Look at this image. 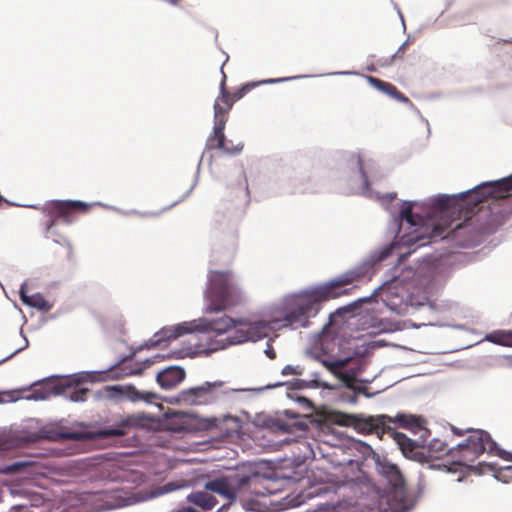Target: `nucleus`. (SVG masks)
Instances as JSON below:
<instances>
[{"label": "nucleus", "mask_w": 512, "mask_h": 512, "mask_svg": "<svg viewBox=\"0 0 512 512\" xmlns=\"http://www.w3.org/2000/svg\"><path fill=\"white\" fill-rule=\"evenodd\" d=\"M359 274L349 272L324 286L294 296L288 302V311L283 320L292 328L307 327L309 318L315 316L325 301L350 293L344 286L353 283Z\"/></svg>", "instance_id": "f257e3e1"}, {"label": "nucleus", "mask_w": 512, "mask_h": 512, "mask_svg": "<svg viewBox=\"0 0 512 512\" xmlns=\"http://www.w3.org/2000/svg\"><path fill=\"white\" fill-rule=\"evenodd\" d=\"M257 481V473H236L231 476L221 477L208 481L205 484V489L207 491L192 492L187 496V500L203 510H211L217 505L218 501L212 494L209 493L210 491L226 499V504L228 507L235 501L237 496L251 495L256 493L252 487Z\"/></svg>", "instance_id": "f03ea898"}, {"label": "nucleus", "mask_w": 512, "mask_h": 512, "mask_svg": "<svg viewBox=\"0 0 512 512\" xmlns=\"http://www.w3.org/2000/svg\"><path fill=\"white\" fill-rule=\"evenodd\" d=\"M205 300L206 311L209 313L230 310L244 304V292L235 282L232 270L208 271Z\"/></svg>", "instance_id": "7ed1b4c3"}, {"label": "nucleus", "mask_w": 512, "mask_h": 512, "mask_svg": "<svg viewBox=\"0 0 512 512\" xmlns=\"http://www.w3.org/2000/svg\"><path fill=\"white\" fill-rule=\"evenodd\" d=\"M92 204L79 200H52L46 202L39 210L47 217L44 223L45 236L61 244L67 251V257L72 258L73 247L71 242L65 236L59 235L54 231L58 220L63 223H73L78 215L86 214L90 211Z\"/></svg>", "instance_id": "20e7f679"}, {"label": "nucleus", "mask_w": 512, "mask_h": 512, "mask_svg": "<svg viewBox=\"0 0 512 512\" xmlns=\"http://www.w3.org/2000/svg\"><path fill=\"white\" fill-rule=\"evenodd\" d=\"M485 451H496V455L510 465L501 467L499 477H512V452L497 448L489 433L483 430H469V435L463 443H459L455 449V460L453 463L461 466H468L473 463Z\"/></svg>", "instance_id": "39448f33"}, {"label": "nucleus", "mask_w": 512, "mask_h": 512, "mask_svg": "<svg viewBox=\"0 0 512 512\" xmlns=\"http://www.w3.org/2000/svg\"><path fill=\"white\" fill-rule=\"evenodd\" d=\"M236 327L237 319H233L227 315L211 320L207 318H200L191 322H183L174 326L163 327L159 332L155 334L157 339L154 341L153 345H156L162 341L177 339L194 331L221 336L230 331L232 328L236 329Z\"/></svg>", "instance_id": "423d86ee"}, {"label": "nucleus", "mask_w": 512, "mask_h": 512, "mask_svg": "<svg viewBox=\"0 0 512 512\" xmlns=\"http://www.w3.org/2000/svg\"><path fill=\"white\" fill-rule=\"evenodd\" d=\"M270 330V325L267 321L258 320L251 321L247 318L237 319V327L234 335L229 338L227 342L223 340H215L211 343V350L217 351L226 348L230 344H240L246 341H258L265 338Z\"/></svg>", "instance_id": "0eeeda50"}, {"label": "nucleus", "mask_w": 512, "mask_h": 512, "mask_svg": "<svg viewBox=\"0 0 512 512\" xmlns=\"http://www.w3.org/2000/svg\"><path fill=\"white\" fill-rule=\"evenodd\" d=\"M221 72L223 74V78L220 83V95L214 103V121L218 122L221 119L224 124L227 122V113L231 110L236 101L243 98L248 92L261 83H275L279 81L275 79H268L261 82H249L238 88L235 92L229 93L226 90V75L222 68Z\"/></svg>", "instance_id": "6e6552de"}, {"label": "nucleus", "mask_w": 512, "mask_h": 512, "mask_svg": "<svg viewBox=\"0 0 512 512\" xmlns=\"http://www.w3.org/2000/svg\"><path fill=\"white\" fill-rule=\"evenodd\" d=\"M80 381L78 378H65L53 384L50 391L40 392L35 390V394H39L35 399H45L49 397L50 393L55 395L63 394L73 402H83L87 399L90 392L89 389L79 386Z\"/></svg>", "instance_id": "1a4fd4ad"}, {"label": "nucleus", "mask_w": 512, "mask_h": 512, "mask_svg": "<svg viewBox=\"0 0 512 512\" xmlns=\"http://www.w3.org/2000/svg\"><path fill=\"white\" fill-rule=\"evenodd\" d=\"M222 386V382H205L203 385L183 390L177 400L185 405H206L216 400V388Z\"/></svg>", "instance_id": "9d476101"}, {"label": "nucleus", "mask_w": 512, "mask_h": 512, "mask_svg": "<svg viewBox=\"0 0 512 512\" xmlns=\"http://www.w3.org/2000/svg\"><path fill=\"white\" fill-rule=\"evenodd\" d=\"M341 347L340 336H335L333 341L322 342L323 350L329 353V358L323 359L322 363L333 373L346 367L358 354L357 352H343Z\"/></svg>", "instance_id": "9b49d317"}, {"label": "nucleus", "mask_w": 512, "mask_h": 512, "mask_svg": "<svg viewBox=\"0 0 512 512\" xmlns=\"http://www.w3.org/2000/svg\"><path fill=\"white\" fill-rule=\"evenodd\" d=\"M512 190V174L497 181L479 185L473 191L463 194L462 198L473 197L475 204L480 203L486 197L503 198Z\"/></svg>", "instance_id": "f8f14e48"}, {"label": "nucleus", "mask_w": 512, "mask_h": 512, "mask_svg": "<svg viewBox=\"0 0 512 512\" xmlns=\"http://www.w3.org/2000/svg\"><path fill=\"white\" fill-rule=\"evenodd\" d=\"M225 125L221 119L218 122L214 121L213 132L207 139L206 148L208 150H221L228 155H237L243 150L244 145L238 143L236 146L228 147L224 134Z\"/></svg>", "instance_id": "ddd939ff"}, {"label": "nucleus", "mask_w": 512, "mask_h": 512, "mask_svg": "<svg viewBox=\"0 0 512 512\" xmlns=\"http://www.w3.org/2000/svg\"><path fill=\"white\" fill-rule=\"evenodd\" d=\"M143 424V417L141 415H126L114 424L111 428L101 429L96 432V436L101 439L109 437H120L127 433V430L134 427H139Z\"/></svg>", "instance_id": "4468645a"}, {"label": "nucleus", "mask_w": 512, "mask_h": 512, "mask_svg": "<svg viewBox=\"0 0 512 512\" xmlns=\"http://www.w3.org/2000/svg\"><path fill=\"white\" fill-rule=\"evenodd\" d=\"M390 437L397 443L403 455L411 460L424 462L423 446L410 439L405 434L390 429Z\"/></svg>", "instance_id": "2eb2a0df"}, {"label": "nucleus", "mask_w": 512, "mask_h": 512, "mask_svg": "<svg viewBox=\"0 0 512 512\" xmlns=\"http://www.w3.org/2000/svg\"><path fill=\"white\" fill-rule=\"evenodd\" d=\"M391 421L390 417L387 416H378V417H367V418H359L356 420V428L366 434L375 433L378 436L383 434L390 435V426L386 425L385 420Z\"/></svg>", "instance_id": "dca6fc26"}, {"label": "nucleus", "mask_w": 512, "mask_h": 512, "mask_svg": "<svg viewBox=\"0 0 512 512\" xmlns=\"http://www.w3.org/2000/svg\"><path fill=\"white\" fill-rule=\"evenodd\" d=\"M185 370L178 366H170L157 373L156 381L162 389L175 388L185 379Z\"/></svg>", "instance_id": "f3484780"}, {"label": "nucleus", "mask_w": 512, "mask_h": 512, "mask_svg": "<svg viewBox=\"0 0 512 512\" xmlns=\"http://www.w3.org/2000/svg\"><path fill=\"white\" fill-rule=\"evenodd\" d=\"M110 389L112 391L117 392L118 394L126 396L129 400L133 402L144 401L146 403H152L155 400L160 399L157 393L150 391H140L132 385L113 386Z\"/></svg>", "instance_id": "a211bd4d"}, {"label": "nucleus", "mask_w": 512, "mask_h": 512, "mask_svg": "<svg viewBox=\"0 0 512 512\" xmlns=\"http://www.w3.org/2000/svg\"><path fill=\"white\" fill-rule=\"evenodd\" d=\"M153 364V361L146 359L142 363L138 362H123L113 367L110 372L113 378H122L131 375L141 374L146 368Z\"/></svg>", "instance_id": "6ab92c4d"}, {"label": "nucleus", "mask_w": 512, "mask_h": 512, "mask_svg": "<svg viewBox=\"0 0 512 512\" xmlns=\"http://www.w3.org/2000/svg\"><path fill=\"white\" fill-rule=\"evenodd\" d=\"M453 220L451 221H445L444 224L437 223L433 226L431 234L428 237H424L422 234H420L418 229H415L414 232L416 233L415 236L409 235L408 238L405 240V244L408 245H418L422 246L428 243L432 238L435 237H442L446 229H449L452 227Z\"/></svg>", "instance_id": "aec40b11"}, {"label": "nucleus", "mask_w": 512, "mask_h": 512, "mask_svg": "<svg viewBox=\"0 0 512 512\" xmlns=\"http://www.w3.org/2000/svg\"><path fill=\"white\" fill-rule=\"evenodd\" d=\"M424 462H430L441 459L443 456L451 454L455 458V449L449 450L447 444L439 439H433L427 446H423Z\"/></svg>", "instance_id": "412c9836"}, {"label": "nucleus", "mask_w": 512, "mask_h": 512, "mask_svg": "<svg viewBox=\"0 0 512 512\" xmlns=\"http://www.w3.org/2000/svg\"><path fill=\"white\" fill-rule=\"evenodd\" d=\"M366 79L372 87H374L375 89L379 90L382 93L389 95L390 97L396 99L397 101L402 103L410 102L409 98L405 96L401 91H399L397 87L394 86L393 84L373 76H366Z\"/></svg>", "instance_id": "4be33fe9"}, {"label": "nucleus", "mask_w": 512, "mask_h": 512, "mask_svg": "<svg viewBox=\"0 0 512 512\" xmlns=\"http://www.w3.org/2000/svg\"><path fill=\"white\" fill-rule=\"evenodd\" d=\"M390 422H395L399 426L409 429L415 433L423 429L425 421L416 415H406V414H398L395 418Z\"/></svg>", "instance_id": "5701e85b"}, {"label": "nucleus", "mask_w": 512, "mask_h": 512, "mask_svg": "<svg viewBox=\"0 0 512 512\" xmlns=\"http://www.w3.org/2000/svg\"><path fill=\"white\" fill-rule=\"evenodd\" d=\"M435 206L440 210L441 214L448 215L450 212H460L462 206L458 204V199L454 196L442 195L435 199Z\"/></svg>", "instance_id": "b1692460"}, {"label": "nucleus", "mask_w": 512, "mask_h": 512, "mask_svg": "<svg viewBox=\"0 0 512 512\" xmlns=\"http://www.w3.org/2000/svg\"><path fill=\"white\" fill-rule=\"evenodd\" d=\"M20 297L24 304L37 308L42 311H48L51 308V305L48 301L39 293L33 295H27L24 287L20 289Z\"/></svg>", "instance_id": "393cba45"}, {"label": "nucleus", "mask_w": 512, "mask_h": 512, "mask_svg": "<svg viewBox=\"0 0 512 512\" xmlns=\"http://www.w3.org/2000/svg\"><path fill=\"white\" fill-rule=\"evenodd\" d=\"M381 473L393 486H401L404 482L402 473L397 465L390 462H383L380 465Z\"/></svg>", "instance_id": "a878e982"}, {"label": "nucleus", "mask_w": 512, "mask_h": 512, "mask_svg": "<svg viewBox=\"0 0 512 512\" xmlns=\"http://www.w3.org/2000/svg\"><path fill=\"white\" fill-rule=\"evenodd\" d=\"M335 376L349 389L358 392L366 394V387L357 385V378L354 371H346L343 372L341 370H338L337 373H334Z\"/></svg>", "instance_id": "bb28decb"}, {"label": "nucleus", "mask_w": 512, "mask_h": 512, "mask_svg": "<svg viewBox=\"0 0 512 512\" xmlns=\"http://www.w3.org/2000/svg\"><path fill=\"white\" fill-rule=\"evenodd\" d=\"M30 440L36 442L40 439H45L49 441H57L60 439H78L77 433H58L54 431H40L37 434H33L30 437Z\"/></svg>", "instance_id": "cd10ccee"}, {"label": "nucleus", "mask_w": 512, "mask_h": 512, "mask_svg": "<svg viewBox=\"0 0 512 512\" xmlns=\"http://www.w3.org/2000/svg\"><path fill=\"white\" fill-rule=\"evenodd\" d=\"M486 339L494 344L512 347V331H497L489 334Z\"/></svg>", "instance_id": "c85d7f7f"}, {"label": "nucleus", "mask_w": 512, "mask_h": 512, "mask_svg": "<svg viewBox=\"0 0 512 512\" xmlns=\"http://www.w3.org/2000/svg\"><path fill=\"white\" fill-rule=\"evenodd\" d=\"M401 218L413 227L418 226L422 221L421 217H418V220H416V216L413 214L412 207L410 205L401 210Z\"/></svg>", "instance_id": "c756f323"}, {"label": "nucleus", "mask_w": 512, "mask_h": 512, "mask_svg": "<svg viewBox=\"0 0 512 512\" xmlns=\"http://www.w3.org/2000/svg\"><path fill=\"white\" fill-rule=\"evenodd\" d=\"M179 486L173 482H169L163 486L157 487L152 491V497H158L178 489Z\"/></svg>", "instance_id": "7c9ffc66"}, {"label": "nucleus", "mask_w": 512, "mask_h": 512, "mask_svg": "<svg viewBox=\"0 0 512 512\" xmlns=\"http://www.w3.org/2000/svg\"><path fill=\"white\" fill-rule=\"evenodd\" d=\"M408 45L409 42L405 41L383 65H391L395 60L403 59Z\"/></svg>", "instance_id": "2f4dec72"}, {"label": "nucleus", "mask_w": 512, "mask_h": 512, "mask_svg": "<svg viewBox=\"0 0 512 512\" xmlns=\"http://www.w3.org/2000/svg\"><path fill=\"white\" fill-rule=\"evenodd\" d=\"M351 160L353 161L356 169L361 174V177H362L363 181L367 184L368 183V178H367V175H366V173L364 171L363 162H362L360 156H353L351 158Z\"/></svg>", "instance_id": "473e14b6"}, {"label": "nucleus", "mask_w": 512, "mask_h": 512, "mask_svg": "<svg viewBox=\"0 0 512 512\" xmlns=\"http://www.w3.org/2000/svg\"><path fill=\"white\" fill-rule=\"evenodd\" d=\"M353 340L341 337V350L343 352H357L353 347Z\"/></svg>", "instance_id": "72a5a7b5"}, {"label": "nucleus", "mask_w": 512, "mask_h": 512, "mask_svg": "<svg viewBox=\"0 0 512 512\" xmlns=\"http://www.w3.org/2000/svg\"><path fill=\"white\" fill-rule=\"evenodd\" d=\"M282 374L285 375V376H287V375H300L301 371L298 370L297 367H293L292 365H286L282 369Z\"/></svg>", "instance_id": "f704fd0d"}, {"label": "nucleus", "mask_w": 512, "mask_h": 512, "mask_svg": "<svg viewBox=\"0 0 512 512\" xmlns=\"http://www.w3.org/2000/svg\"><path fill=\"white\" fill-rule=\"evenodd\" d=\"M265 354L270 359H275L276 358V352H275L274 348L270 344L267 345V348L265 350Z\"/></svg>", "instance_id": "c9c22d12"}, {"label": "nucleus", "mask_w": 512, "mask_h": 512, "mask_svg": "<svg viewBox=\"0 0 512 512\" xmlns=\"http://www.w3.org/2000/svg\"><path fill=\"white\" fill-rule=\"evenodd\" d=\"M24 466L23 463H15L7 467V470L10 472L18 471L20 467Z\"/></svg>", "instance_id": "e433bc0d"}, {"label": "nucleus", "mask_w": 512, "mask_h": 512, "mask_svg": "<svg viewBox=\"0 0 512 512\" xmlns=\"http://www.w3.org/2000/svg\"><path fill=\"white\" fill-rule=\"evenodd\" d=\"M209 263L211 266H217L219 264V255L218 254L213 255V257Z\"/></svg>", "instance_id": "4c0bfd02"}, {"label": "nucleus", "mask_w": 512, "mask_h": 512, "mask_svg": "<svg viewBox=\"0 0 512 512\" xmlns=\"http://www.w3.org/2000/svg\"><path fill=\"white\" fill-rule=\"evenodd\" d=\"M453 431H454V433H456L458 435H462L463 434L462 431H460V430H458L456 428H453Z\"/></svg>", "instance_id": "58836bf2"}, {"label": "nucleus", "mask_w": 512, "mask_h": 512, "mask_svg": "<svg viewBox=\"0 0 512 512\" xmlns=\"http://www.w3.org/2000/svg\"><path fill=\"white\" fill-rule=\"evenodd\" d=\"M227 144H228V147H233V146H235V145L232 143V141H227Z\"/></svg>", "instance_id": "ea45409f"}, {"label": "nucleus", "mask_w": 512, "mask_h": 512, "mask_svg": "<svg viewBox=\"0 0 512 512\" xmlns=\"http://www.w3.org/2000/svg\"><path fill=\"white\" fill-rule=\"evenodd\" d=\"M460 227H461V224H457V225L455 226V228H456V229H458V228H460Z\"/></svg>", "instance_id": "a19ab883"}]
</instances>
